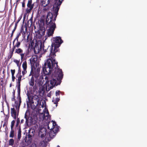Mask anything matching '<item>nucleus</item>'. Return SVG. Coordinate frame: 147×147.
Listing matches in <instances>:
<instances>
[{
	"label": "nucleus",
	"instance_id": "2eb2a0df",
	"mask_svg": "<svg viewBox=\"0 0 147 147\" xmlns=\"http://www.w3.org/2000/svg\"><path fill=\"white\" fill-rule=\"evenodd\" d=\"M42 47V44H41L40 45V49H39L38 44L36 42L34 48V52L35 54H37L39 53Z\"/></svg>",
	"mask_w": 147,
	"mask_h": 147
},
{
	"label": "nucleus",
	"instance_id": "39448f33",
	"mask_svg": "<svg viewBox=\"0 0 147 147\" xmlns=\"http://www.w3.org/2000/svg\"><path fill=\"white\" fill-rule=\"evenodd\" d=\"M17 99L18 101H15V105L13 108L11 109V117L15 119H16L17 117L19 115V109L22 102L21 96H17Z\"/></svg>",
	"mask_w": 147,
	"mask_h": 147
},
{
	"label": "nucleus",
	"instance_id": "c9c22d12",
	"mask_svg": "<svg viewBox=\"0 0 147 147\" xmlns=\"http://www.w3.org/2000/svg\"><path fill=\"white\" fill-rule=\"evenodd\" d=\"M26 0H23V2L22 3V7H25V3Z\"/></svg>",
	"mask_w": 147,
	"mask_h": 147
},
{
	"label": "nucleus",
	"instance_id": "ea45409f",
	"mask_svg": "<svg viewBox=\"0 0 147 147\" xmlns=\"http://www.w3.org/2000/svg\"><path fill=\"white\" fill-rule=\"evenodd\" d=\"M12 77V82H14L15 81V77L14 76V75H11Z\"/></svg>",
	"mask_w": 147,
	"mask_h": 147
},
{
	"label": "nucleus",
	"instance_id": "f03ea898",
	"mask_svg": "<svg viewBox=\"0 0 147 147\" xmlns=\"http://www.w3.org/2000/svg\"><path fill=\"white\" fill-rule=\"evenodd\" d=\"M52 40L53 41L52 42L51 45L49 49L47 48V51L46 49H44V46H43V50L45 52L49 51L50 52L49 55H56L55 54L58 51V48L63 43V41L60 36L53 37L52 38Z\"/></svg>",
	"mask_w": 147,
	"mask_h": 147
},
{
	"label": "nucleus",
	"instance_id": "473e14b6",
	"mask_svg": "<svg viewBox=\"0 0 147 147\" xmlns=\"http://www.w3.org/2000/svg\"><path fill=\"white\" fill-rule=\"evenodd\" d=\"M21 71L20 69V67H19L18 70V73L16 75V77H17L18 76V75H21Z\"/></svg>",
	"mask_w": 147,
	"mask_h": 147
},
{
	"label": "nucleus",
	"instance_id": "72a5a7b5",
	"mask_svg": "<svg viewBox=\"0 0 147 147\" xmlns=\"http://www.w3.org/2000/svg\"><path fill=\"white\" fill-rule=\"evenodd\" d=\"M55 3L54 4H59L60 2L62 3V1L60 0H54Z\"/></svg>",
	"mask_w": 147,
	"mask_h": 147
},
{
	"label": "nucleus",
	"instance_id": "9d476101",
	"mask_svg": "<svg viewBox=\"0 0 147 147\" xmlns=\"http://www.w3.org/2000/svg\"><path fill=\"white\" fill-rule=\"evenodd\" d=\"M47 61H49L50 62L51 64V69L52 71L53 69H55V70L59 69L58 68V63L56 62L55 60H53L52 61L51 59H49Z\"/></svg>",
	"mask_w": 147,
	"mask_h": 147
},
{
	"label": "nucleus",
	"instance_id": "f257e3e1",
	"mask_svg": "<svg viewBox=\"0 0 147 147\" xmlns=\"http://www.w3.org/2000/svg\"><path fill=\"white\" fill-rule=\"evenodd\" d=\"M51 64L49 61L45 63L42 67V72L45 75H47L45 78L47 80L46 82H50V84L48 86L50 89H52L55 86L60 84L63 74L61 69H57L55 70L54 73L51 74Z\"/></svg>",
	"mask_w": 147,
	"mask_h": 147
},
{
	"label": "nucleus",
	"instance_id": "7c9ffc66",
	"mask_svg": "<svg viewBox=\"0 0 147 147\" xmlns=\"http://www.w3.org/2000/svg\"><path fill=\"white\" fill-rule=\"evenodd\" d=\"M13 61L17 64L18 66L20 62V59H19L18 60L14 59L13 60Z\"/></svg>",
	"mask_w": 147,
	"mask_h": 147
},
{
	"label": "nucleus",
	"instance_id": "393cba45",
	"mask_svg": "<svg viewBox=\"0 0 147 147\" xmlns=\"http://www.w3.org/2000/svg\"><path fill=\"white\" fill-rule=\"evenodd\" d=\"M30 88H31V90L32 91L34 92L37 89V86L36 85V84H35V85H34L33 86L30 87Z\"/></svg>",
	"mask_w": 147,
	"mask_h": 147
},
{
	"label": "nucleus",
	"instance_id": "423d86ee",
	"mask_svg": "<svg viewBox=\"0 0 147 147\" xmlns=\"http://www.w3.org/2000/svg\"><path fill=\"white\" fill-rule=\"evenodd\" d=\"M46 24L47 27L49 28L47 30V35L46 37H48L52 36L54 34V31L55 28H56V25L55 24H51L50 22H45Z\"/></svg>",
	"mask_w": 147,
	"mask_h": 147
},
{
	"label": "nucleus",
	"instance_id": "052dcab7",
	"mask_svg": "<svg viewBox=\"0 0 147 147\" xmlns=\"http://www.w3.org/2000/svg\"><path fill=\"white\" fill-rule=\"evenodd\" d=\"M43 136V134L41 135V137H42Z\"/></svg>",
	"mask_w": 147,
	"mask_h": 147
},
{
	"label": "nucleus",
	"instance_id": "f8f14e48",
	"mask_svg": "<svg viewBox=\"0 0 147 147\" xmlns=\"http://www.w3.org/2000/svg\"><path fill=\"white\" fill-rule=\"evenodd\" d=\"M23 51L22 49L20 48H18L15 50V53L18 54L20 55H28L29 54V49L28 48L26 51V53H23Z\"/></svg>",
	"mask_w": 147,
	"mask_h": 147
},
{
	"label": "nucleus",
	"instance_id": "5fc2aeb1",
	"mask_svg": "<svg viewBox=\"0 0 147 147\" xmlns=\"http://www.w3.org/2000/svg\"><path fill=\"white\" fill-rule=\"evenodd\" d=\"M24 121V119H22L21 120V123H23Z\"/></svg>",
	"mask_w": 147,
	"mask_h": 147
},
{
	"label": "nucleus",
	"instance_id": "864d4df0",
	"mask_svg": "<svg viewBox=\"0 0 147 147\" xmlns=\"http://www.w3.org/2000/svg\"><path fill=\"white\" fill-rule=\"evenodd\" d=\"M16 29H14L13 30H12V33H13H13H14Z\"/></svg>",
	"mask_w": 147,
	"mask_h": 147
},
{
	"label": "nucleus",
	"instance_id": "a19ab883",
	"mask_svg": "<svg viewBox=\"0 0 147 147\" xmlns=\"http://www.w3.org/2000/svg\"><path fill=\"white\" fill-rule=\"evenodd\" d=\"M22 18V16H20L18 18V21L16 22H17V23H18L20 21V20Z\"/></svg>",
	"mask_w": 147,
	"mask_h": 147
},
{
	"label": "nucleus",
	"instance_id": "a18cd8bd",
	"mask_svg": "<svg viewBox=\"0 0 147 147\" xmlns=\"http://www.w3.org/2000/svg\"><path fill=\"white\" fill-rule=\"evenodd\" d=\"M12 56H8V57H7V61H8L9 60V59Z\"/></svg>",
	"mask_w": 147,
	"mask_h": 147
},
{
	"label": "nucleus",
	"instance_id": "c756f323",
	"mask_svg": "<svg viewBox=\"0 0 147 147\" xmlns=\"http://www.w3.org/2000/svg\"><path fill=\"white\" fill-rule=\"evenodd\" d=\"M17 120H16V127H18V125L20 123V121L19 118H18V117H17Z\"/></svg>",
	"mask_w": 147,
	"mask_h": 147
},
{
	"label": "nucleus",
	"instance_id": "ddd939ff",
	"mask_svg": "<svg viewBox=\"0 0 147 147\" xmlns=\"http://www.w3.org/2000/svg\"><path fill=\"white\" fill-rule=\"evenodd\" d=\"M16 42L15 44V42H13V47H12V53H11V55H12L13 54V52H14L15 49L16 47L18 48L20 47V45L21 43V41H18V40H16Z\"/></svg>",
	"mask_w": 147,
	"mask_h": 147
},
{
	"label": "nucleus",
	"instance_id": "338daca9",
	"mask_svg": "<svg viewBox=\"0 0 147 147\" xmlns=\"http://www.w3.org/2000/svg\"><path fill=\"white\" fill-rule=\"evenodd\" d=\"M57 147H60V146L59 145H58L57 146Z\"/></svg>",
	"mask_w": 147,
	"mask_h": 147
},
{
	"label": "nucleus",
	"instance_id": "bf43d9fd",
	"mask_svg": "<svg viewBox=\"0 0 147 147\" xmlns=\"http://www.w3.org/2000/svg\"><path fill=\"white\" fill-rule=\"evenodd\" d=\"M41 90L42 91H43V93H44V91H43V89H42V90Z\"/></svg>",
	"mask_w": 147,
	"mask_h": 147
},
{
	"label": "nucleus",
	"instance_id": "0e129e2a",
	"mask_svg": "<svg viewBox=\"0 0 147 147\" xmlns=\"http://www.w3.org/2000/svg\"><path fill=\"white\" fill-rule=\"evenodd\" d=\"M42 107H44V106H43V105H42Z\"/></svg>",
	"mask_w": 147,
	"mask_h": 147
},
{
	"label": "nucleus",
	"instance_id": "0eeeda50",
	"mask_svg": "<svg viewBox=\"0 0 147 147\" xmlns=\"http://www.w3.org/2000/svg\"><path fill=\"white\" fill-rule=\"evenodd\" d=\"M40 68L38 67L37 69L35 68V66H32L31 70L29 76H32V77L35 78L36 79L38 78L40 75Z\"/></svg>",
	"mask_w": 147,
	"mask_h": 147
},
{
	"label": "nucleus",
	"instance_id": "c03bdc74",
	"mask_svg": "<svg viewBox=\"0 0 147 147\" xmlns=\"http://www.w3.org/2000/svg\"><path fill=\"white\" fill-rule=\"evenodd\" d=\"M15 96H13V97L11 98V100L12 101H14L15 100Z\"/></svg>",
	"mask_w": 147,
	"mask_h": 147
},
{
	"label": "nucleus",
	"instance_id": "e433bc0d",
	"mask_svg": "<svg viewBox=\"0 0 147 147\" xmlns=\"http://www.w3.org/2000/svg\"><path fill=\"white\" fill-rule=\"evenodd\" d=\"M52 102L54 103V104H56V106L57 107V104L58 102H57L55 100L53 99L52 100Z\"/></svg>",
	"mask_w": 147,
	"mask_h": 147
},
{
	"label": "nucleus",
	"instance_id": "3c124183",
	"mask_svg": "<svg viewBox=\"0 0 147 147\" xmlns=\"http://www.w3.org/2000/svg\"><path fill=\"white\" fill-rule=\"evenodd\" d=\"M13 33H11V35L10 36V37L11 38V39L12 37L13 36Z\"/></svg>",
	"mask_w": 147,
	"mask_h": 147
},
{
	"label": "nucleus",
	"instance_id": "9b49d317",
	"mask_svg": "<svg viewBox=\"0 0 147 147\" xmlns=\"http://www.w3.org/2000/svg\"><path fill=\"white\" fill-rule=\"evenodd\" d=\"M25 142L26 143L27 146L30 145L32 141V136L30 134H28L24 139Z\"/></svg>",
	"mask_w": 147,
	"mask_h": 147
},
{
	"label": "nucleus",
	"instance_id": "aec40b11",
	"mask_svg": "<svg viewBox=\"0 0 147 147\" xmlns=\"http://www.w3.org/2000/svg\"><path fill=\"white\" fill-rule=\"evenodd\" d=\"M29 84L30 85V87L33 86L34 84V78L33 77H31V78L29 81Z\"/></svg>",
	"mask_w": 147,
	"mask_h": 147
},
{
	"label": "nucleus",
	"instance_id": "f3484780",
	"mask_svg": "<svg viewBox=\"0 0 147 147\" xmlns=\"http://www.w3.org/2000/svg\"><path fill=\"white\" fill-rule=\"evenodd\" d=\"M51 0H41V4L44 7H45L48 5L50 3Z\"/></svg>",
	"mask_w": 147,
	"mask_h": 147
},
{
	"label": "nucleus",
	"instance_id": "a878e982",
	"mask_svg": "<svg viewBox=\"0 0 147 147\" xmlns=\"http://www.w3.org/2000/svg\"><path fill=\"white\" fill-rule=\"evenodd\" d=\"M9 145L13 146L14 144V140L13 139L11 138L9 140Z\"/></svg>",
	"mask_w": 147,
	"mask_h": 147
},
{
	"label": "nucleus",
	"instance_id": "09e8293b",
	"mask_svg": "<svg viewBox=\"0 0 147 147\" xmlns=\"http://www.w3.org/2000/svg\"><path fill=\"white\" fill-rule=\"evenodd\" d=\"M47 9L46 8H44L43 9V11L44 12L46 11H47Z\"/></svg>",
	"mask_w": 147,
	"mask_h": 147
},
{
	"label": "nucleus",
	"instance_id": "4be33fe9",
	"mask_svg": "<svg viewBox=\"0 0 147 147\" xmlns=\"http://www.w3.org/2000/svg\"><path fill=\"white\" fill-rule=\"evenodd\" d=\"M30 117L29 115H28L27 113L26 112L25 114L24 118L26 119V124H28V119Z\"/></svg>",
	"mask_w": 147,
	"mask_h": 147
},
{
	"label": "nucleus",
	"instance_id": "f704fd0d",
	"mask_svg": "<svg viewBox=\"0 0 147 147\" xmlns=\"http://www.w3.org/2000/svg\"><path fill=\"white\" fill-rule=\"evenodd\" d=\"M11 75H14L15 72V70L14 69H11Z\"/></svg>",
	"mask_w": 147,
	"mask_h": 147
},
{
	"label": "nucleus",
	"instance_id": "69168bd1",
	"mask_svg": "<svg viewBox=\"0 0 147 147\" xmlns=\"http://www.w3.org/2000/svg\"><path fill=\"white\" fill-rule=\"evenodd\" d=\"M47 114H48V115H49V113L48 112V113H47Z\"/></svg>",
	"mask_w": 147,
	"mask_h": 147
},
{
	"label": "nucleus",
	"instance_id": "7ed1b4c3",
	"mask_svg": "<svg viewBox=\"0 0 147 147\" xmlns=\"http://www.w3.org/2000/svg\"><path fill=\"white\" fill-rule=\"evenodd\" d=\"M61 4V2H60L59 4H54L53 8V10L54 11V18H53V13L51 12H49L48 13L46 18L45 22H50L52 24H55V22L56 20V18L58 15V12Z\"/></svg>",
	"mask_w": 147,
	"mask_h": 147
},
{
	"label": "nucleus",
	"instance_id": "b1692460",
	"mask_svg": "<svg viewBox=\"0 0 147 147\" xmlns=\"http://www.w3.org/2000/svg\"><path fill=\"white\" fill-rule=\"evenodd\" d=\"M43 36L38 32L36 34V38L37 39H40L42 38Z\"/></svg>",
	"mask_w": 147,
	"mask_h": 147
},
{
	"label": "nucleus",
	"instance_id": "79ce46f5",
	"mask_svg": "<svg viewBox=\"0 0 147 147\" xmlns=\"http://www.w3.org/2000/svg\"><path fill=\"white\" fill-rule=\"evenodd\" d=\"M53 126H55L57 125L56 122L55 121H53Z\"/></svg>",
	"mask_w": 147,
	"mask_h": 147
},
{
	"label": "nucleus",
	"instance_id": "49530a36",
	"mask_svg": "<svg viewBox=\"0 0 147 147\" xmlns=\"http://www.w3.org/2000/svg\"><path fill=\"white\" fill-rule=\"evenodd\" d=\"M57 102H58L59 101L60 99L59 98H56L55 100Z\"/></svg>",
	"mask_w": 147,
	"mask_h": 147
},
{
	"label": "nucleus",
	"instance_id": "c85d7f7f",
	"mask_svg": "<svg viewBox=\"0 0 147 147\" xmlns=\"http://www.w3.org/2000/svg\"><path fill=\"white\" fill-rule=\"evenodd\" d=\"M15 120H12L11 122V128L13 129V127L15 123Z\"/></svg>",
	"mask_w": 147,
	"mask_h": 147
},
{
	"label": "nucleus",
	"instance_id": "412c9836",
	"mask_svg": "<svg viewBox=\"0 0 147 147\" xmlns=\"http://www.w3.org/2000/svg\"><path fill=\"white\" fill-rule=\"evenodd\" d=\"M38 56H32V61L34 63H35V65H36V67H37V63H36V62L37 60Z\"/></svg>",
	"mask_w": 147,
	"mask_h": 147
},
{
	"label": "nucleus",
	"instance_id": "cd10ccee",
	"mask_svg": "<svg viewBox=\"0 0 147 147\" xmlns=\"http://www.w3.org/2000/svg\"><path fill=\"white\" fill-rule=\"evenodd\" d=\"M21 35V34L20 32L19 33L17 34V36L16 38L14 39L13 40V42H15L16 40H18V38L20 37V36Z\"/></svg>",
	"mask_w": 147,
	"mask_h": 147
},
{
	"label": "nucleus",
	"instance_id": "2f4dec72",
	"mask_svg": "<svg viewBox=\"0 0 147 147\" xmlns=\"http://www.w3.org/2000/svg\"><path fill=\"white\" fill-rule=\"evenodd\" d=\"M22 66L23 69H26L27 68V64L26 63H24L22 65Z\"/></svg>",
	"mask_w": 147,
	"mask_h": 147
},
{
	"label": "nucleus",
	"instance_id": "774afa93",
	"mask_svg": "<svg viewBox=\"0 0 147 147\" xmlns=\"http://www.w3.org/2000/svg\"><path fill=\"white\" fill-rule=\"evenodd\" d=\"M40 56V57H42V55H41V56Z\"/></svg>",
	"mask_w": 147,
	"mask_h": 147
},
{
	"label": "nucleus",
	"instance_id": "6e6552de",
	"mask_svg": "<svg viewBox=\"0 0 147 147\" xmlns=\"http://www.w3.org/2000/svg\"><path fill=\"white\" fill-rule=\"evenodd\" d=\"M38 3L37 2L34 3L32 4V0H29L27 4L28 8L26 10V12L27 13H29L34 6L35 7H36L38 6Z\"/></svg>",
	"mask_w": 147,
	"mask_h": 147
},
{
	"label": "nucleus",
	"instance_id": "8fccbe9b",
	"mask_svg": "<svg viewBox=\"0 0 147 147\" xmlns=\"http://www.w3.org/2000/svg\"><path fill=\"white\" fill-rule=\"evenodd\" d=\"M6 123H7H7H6V122L5 121V122L3 124V127H4L6 125Z\"/></svg>",
	"mask_w": 147,
	"mask_h": 147
},
{
	"label": "nucleus",
	"instance_id": "603ef678",
	"mask_svg": "<svg viewBox=\"0 0 147 147\" xmlns=\"http://www.w3.org/2000/svg\"><path fill=\"white\" fill-rule=\"evenodd\" d=\"M13 22L11 24V25L9 26V28H10L12 27V26H13Z\"/></svg>",
	"mask_w": 147,
	"mask_h": 147
},
{
	"label": "nucleus",
	"instance_id": "37998d69",
	"mask_svg": "<svg viewBox=\"0 0 147 147\" xmlns=\"http://www.w3.org/2000/svg\"><path fill=\"white\" fill-rule=\"evenodd\" d=\"M12 93H13V96H15V90H14V89L13 90V92H12Z\"/></svg>",
	"mask_w": 147,
	"mask_h": 147
},
{
	"label": "nucleus",
	"instance_id": "de8ad7c7",
	"mask_svg": "<svg viewBox=\"0 0 147 147\" xmlns=\"http://www.w3.org/2000/svg\"><path fill=\"white\" fill-rule=\"evenodd\" d=\"M18 23H17V22H16V23L15 24V27H14V29H16Z\"/></svg>",
	"mask_w": 147,
	"mask_h": 147
},
{
	"label": "nucleus",
	"instance_id": "6ab92c4d",
	"mask_svg": "<svg viewBox=\"0 0 147 147\" xmlns=\"http://www.w3.org/2000/svg\"><path fill=\"white\" fill-rule=\"evenodd\" d=\"M21 129L20 127V126L19 127V129L17 135V141L19 142L21 138Z\"/></svg>",
	"mask_w": 147,
	"mask_h": 147
},
{
	"label": "nucleus",
	"instance_id": "5701e85b",
	"mask_svg": "<svg viewBox=\"0 0 147 147\" xmlns=\"http://www.w3.org/2000/svg\"><path fill=\"white\" fill-rule=\"evenodd\" d=\"M11 129V130L10 133L9 137L11 138H13L14 136V131L13 129Z\"/></svg>",
	"mask_w": 147,
	"mask_h": 147
},
{
	"label": "nucleus",
	"instance_id": "58836bf2",
	"mask_svg": "<svg viewBox=\"0 0 147 147\" xmlns=\"http://www.w3.org/2000/svg\"><path fill=\"white\" fill-rule=\"evenodd\" d=\"M60 91H57L55 92V95L56 96L59 95H60Z\"/></svg>",
	"mask_w": 147,
	"mask_h": 147
},
{
	"label": "nucleus",
	"instance_id": "4c0bfd02",
	"mask_svg": "<svg viewBox=\"0 0 147 147\" xmlns=\"http://www.w3.org/2000/svg\"><path fill=\"white\" fill-rule=\"evenodd\" d=\"M27 72L26 69H23V70L22 71V74L23 76L26 74Z\"/></svg>",
	"mask_w": 147,
	"mask_h": 147
},
{
	"label": "nucleus",
	"instance_id": "4468645a",
	"mask_svg": "<svg viewBox=\"0 0 147 147\" xmlns=\"http://www.w3.org/2000/svg\"><path fill=\"white\" fill-rule=\"evenodd\" d=\"M35 82L38 84L39 86H42L44 83V79L42 75H40L38 78L36 79Z\"/></svg>",
	"mask_w": 147,
	"mask_h": 147
},
{
	"label": "nucleus",
	"instance_id": "1a4fd4ad",
	"mask_svg": "<svg viewBox=\"0 0 147 147\" xmlns=\"http://www.w3.org/2000/svg\"><path fill=\"white\" fill-rule=\"evenodd\" d=\"M22 76L21 75H18L17 77L18 79L16 80V87L17 88L18 96H20V86H21V81L22 78Z\"/></svg>",
	"mask_w": 147,
	"mask_h": 147
},
{
	"label": "nucleus",
	"instance_id": "bb28decb",
	"mask_svg": "<svg viewBox=\"0 0 147 147\" xmlns=\"http://www.w3.org/2000/svg\"><path fill=\"white\" fill-rule=\"evenodd\" d=\"M56 135V134L55 133L54 131H51L49 133V136L51 138H53Z\"/></svg>",
	"mask_w": 147,
	"mask_h": 147
},
{
	"label": "nucleus",
	"instance_id": "e2e57ef3",
	"mask_svg": "<svg viewBox=\"0 0 147 147\" xmlns=\"http://www.w3.org/2000/svg\"><path fill=\"white\" fill-rule=\"evenodd\" d=\"M41 92V90H40L39 91L40 93V92Z\"/></svg>",
	"mask_w": 147,
	"mask_h": 147
},
{
	"label": "nucleus",
	"instance_id": "13d9d810",
	"mask_svg": "<svg viewBox=\"0 0 147 147\" xmlns=\"http://www.w3.org/2000/svg\"><path fill=\"white\" fill-rule=\"evenodd\" d=\"M25 17H26V16H25H25L24 17V18H24V19H25Z\"/></svg>",
	"mask_w": 147,
	"mask_h": 147
},
{
	"label": "nucleus",
	"instance_id": "680f3d73",
	"mask_svg": "<svg viewBox=\"0 0 147 147\" xmlns=\"http://www.w3.org/2000/svg\"><path fill=\"white\" fill-rule=\"evenodd\" d=\"M11 84H10V87H11Z\"/></svg>",
	"mask_w": 147,
	"mask_h": 147
},
{
	"label": "nucleus",
	"instance_id": "dca6fc26",
	"mask_svg": "<svg viewBox=\"0 0 147 147\" xmlns=\"http://www.w3.org/2000/svg\"><path fill=\"white\" fill-rule=\"evenodd\" d=\"M27 42H29V45L30 46L31 48L34 47V42L32 40V38H29V35H28L27 36Z\"/></svg>",
	"mask_w": 147,
	"mask_h": 147
},
{
	"label": "nucleus",
	"instance_id": "6e6d98bb",
	"mask_svg": "<svg viewBox=\"0 0 147 147\" xmlns=\"http://www.w3.org/2000/svg\"><path fill=\"white\" fill-rule=\"evenodd\" d=\"M24 56H21V58L22 59L24 58Z\"/></svg>",
	"mask_w": 147,
	"mask_h": 147
},
{
	"label": "nucleus",
	"instance_id": "20e7f679",
	"mask_svg": "<svg viewBox=\"0 0 147 147\" xmlns=\"http://www.w3.org/2000/svg\"><path fill=\"white\" fill-rule=\"evenodd\" d=\"M27 95L28 99V102L30 103L32 109L34 110L38 105H41L40 98L38 95H35L33 96L30 93H27Z\"/></svg>",
	"mask_w": 147,
	"mask_h": 147
},
{
	"label": "nucleus",
	"instance_id": "a211bd4d",
	"mask_svg": "<svg viewBox=\"0 0 147 147\" xmlns=\"http://www.w3.org/2000/svg\"><path fill=\"white\" fill-rule=\"evenodd\" d=\"M45 31L46 30L45 27L41 26L40 27V28L38 32L42 35L44 36L45 34Z\"/></svg>",
	"mask_w": 147,
	"mask_h": 147
},
{
	"label": "nucleus",
	"instance_id": "4d7b16f0",
	"mask_svg": "<svg viewBox=\"0 0 147 147\" xmlns=\"http://www.w3.org/2000/svg\"><path fill=\"white\" fill-rule=\"evenodd\" d=\"M6 95H5V101H6Z\"/></svg>",
	"mask_w": 147,
	"mask_h": 147
}]
</instances>
